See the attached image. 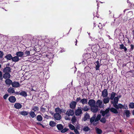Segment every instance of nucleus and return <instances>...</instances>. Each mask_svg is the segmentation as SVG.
Instances as JSON below:
<instances>
[{
    "mask_svg": "<svg viewBox=\"0 0 134 134\" xmlns=\"http://www.w3.org/2000/svg\"><path fill=\"white\" fill-rule=\"evenodd\" d=\"M96 101L93 99H90L88 102L90 107L91 110L94 113H96L98 110V106L96 105Z\"/></svg>",
    "mask_w": 134,
    "mask_h": 134,
    "instance_id": "f257e3e1",
    "label": "nucleus"
},
{
    "mask_svg": "<svg viewBox=\"0 0 134 134\" xmlns=\"http://www.w3.org/2000/svg\"><path fill=\"white\" fill-rule=\"evenodd\" d=\"M11 69L9 67L7 66L3 70V72L4 73L3 75H10V73L11 72Z\"/></svg>",
    "mask_w": 134,
    "mask_h": 134,
    "instance_id": "f03ea898",
    "label": "nucleus"
},
{
    "mask_svg": "<svg viewBox=\"0 0 134 134\" xmlns=\"http://www.w3.org/2000/svg\"><path fill=\"white\" fill-rule=\"evenodd\" d=\"M81 108L79 107L77 109L75 110V113L76 116H80L82 113V110Z\"/></svg>",
    "mask_w": 134,
    "mask_h": 134,
    "instance_id": "7ed1b4c3",
    "label": "nucleus"
},
{
    "mask_svg": "<svg viewBox=\"0 0 134 134\" xmlns=\"http://www.w3.org/2000/svg\"><path fill=\"white\" fill-rule=\"evenodd\" d=\"M74 111L73 110L69 109H68L66 111V114L68 116H72L74 114Z\"/></svg>",
    "mask_w": 134,
    "mask_h": 134,
    "instance_id": "20e7f679",
    "label": "nucleus"
},
{
    "mask_svg": "<svg viewBox=\"0 0 134 134\" xmlns=\"http://www.w3.org/2000/svg\"><path fill=\"white\" fill-rule=\"evenodd\" d=\"M54 119L57 120H60L62 118L60 114L59 113H56L54 115Z\"/></svg>",
    "mask_w": 134,
    "mask_h": 134,
    "instance_id": "39448f33",
    "label": "nucleus"
},
{
    "mask_svg": "<svg viewBox=\"0 0 134 134\" xmlns=\"http://www.w3.org/2000/svg\"><path fill=\"white\" fill-rule=\"evenodd\" d=\"M77 104L76 102L74 101H72L70 104V108L72 109H75Z\"/></svg>",
    "mask_w": 134,
    "mask_h": 134,
    "instance_id": "423d86ee",
    "label": "nucleus"
},
{
    "mask_svg": "<svg viewBox=\"0 0 134 134\" xmlns=\"http://www.w3.org/2000/svg\"><path fill=\"white\" fill-rule=\"evenodd\" d=\"M96 104L98 105V107L101 108L104 107L103 104V102L100 100L98 99L96 102Z\"/></svg>",
    "mask_w": 134,
    "mask_h": 134,
    "instance_id": "0eeeda50",
    "label": "nucleus"
},
{
    "mask_svg": "<svg viewBox=\"0 0 134 134\" xmlns=\"http://www.w3.org/2000/svg\"><path fill=\"white\" fill-rule=\"evenodd\" d=\"M109 108L107 109L105 111L103 110H101L100 111V113L102 114V115L103 116H105L106 114H108L109 113Z\"/></svg>",
    "mask_w": 134,
    "mask_h": 134,
    "instance_id": "6e6552de",
    "label": "nucleus"
},
{
    "mask_svg": "<svg viewBox=\"0 0 134 134\" xmlns=\"http://www.w3.org/2000/svg\"><path fill=\"white\" fill-rule=\"evenodd\" d=\"M108 92L107 89H104L103 91H102V96L103 97H105L108 96Z\"/></svg>",
    "mask_w": 134,
    "mask_h": 134,
    "instance_id": "1a4fd4ad",
    "label": "nucleus"
},
{
    "mask_svg": "<svg viewBox=\"0 0 134 134\" xmlns=\"http://www.w3.org/2000/svg\"><path fill=\"white\" fill-rule=\"evenodd\" d=\"M8 100L11 103H14L16 101V99L14 96H11L9 97Z\"/></svg>",
    "mask_w": 134,
    "mask_h": 134,
    "instance_id": "9d476101",
    "label": "nucleus"
},
{
    "mask_svg": "<svg viewBox=\"0 0 134 134\" xmlns=\"http://www.w3.org/2000/svg\"><path fill=\"white\" fill-rule=\"evenodd\" d=\"M90 119V115L87 113H86L84 115V116L83 118V120L84 121H86L87 119Z\"/></svg>",
    "mask_w": 134,
    "mask_h": 134,
    "instance_id": "9b49d317",
    "label": "nucleus"
},
{
    "mask_svg": "<svg viewBox=\"0 0 134 134\" xmlns=\"http://www.w3.org/2000/svg\"><path fill=\"white\" fill-rule=\"evenodd\" d=\"M80 103H81L83 105L87 104L88 103V100L87 98H83L81 99L80 102Z\"/></svg>",
    "mask_w": 134,
    "mask_h": 134,
    "instance_id": "f8f14e48",
    "label": "nucleus"
},
{
    "mask_svg": "<svg viewBox=\"0 0 134 134\" xmlns=\"http://www.w3.org/2000/svg\"><path fill=\"white\" fill-rule=\"evenodd\" d=\"M12 86L14 87H19L20 86V85L19 82L15 81L12 82Z\"/></svg>",
    "mask_w": 134,
    "mask_h": 134,
    "instance_id": "ddd939ff",
    "label": "nucleus"
},
{
    "mask_svg": "<svg viewBox=\"0 0 134 134\" xmlns=\"http://www.w3.org/2000/svg\"><path fill=\"white\" fill-rule=\"evenodd\" d=\"M109 110L112 113L115 114H117L118 113V111L116 109L114 108H109Z\"/></svg>",
    "mask_w": 134,
    "mask_h": 134,
    "instance_id": "4468645a",
    "label": "nucleus"
},
{
    "mask_svg": "<svg viewBox=\"0 0 134 134\" xmlns=\"http://www.w3.org/2000/svg\"><path fill=\"white\" fill-rule=\"evenodd\" d=\"M22 105L19 103H15L14 105V107L16 109H20L21 108Z\"/></svg>",
    "mask_w": 134,
    "mask_h": 134,
    "instance_id": "2eb2a0df",
    "label": "nucleus"
},
{
    "mask_svg": "<svg viewBox=\"0 0 134 134\" xmlns=\"http://www.w3.org/2000/svg\"><path fill=\"white\" fill-rule=\"evenodd\" d=\"M8 92L10 93H15L14 88H13L10 87L7 90Z\"/></svg>",
    "mask_w": 134,
    "mask_h": 134,
    "instance_id": "dca6fc26",
    "label": "nucleus"
},
{
    "mask_svg": "<svg viewBox=\"0 0 134 134\" xmlns=\"http://www.w3.org/2000/svg\"><path fill=\"white\" fill-rule=\"evenodd\" d=\"M120 47L119 48L120 49H123L124 50V51L125 52H126V51L127 50V48H126V47L123 44H122L119 45Z\"/></svg>",
    "mask_w": 134,
    "mask_h": 134,
    "instance_id": "f3484780",
    "label": "nucleus"
},
{
    "mask_svg": "<svg viewBox=\"0 0 134 134\" xmlns=\"http://www.w3.org/2000/svg\"><path fill=\"white\" fill-rule=\"evenodd\" d=\"M125 114L126 117H129L130 116V111L128 110H124Z\"/></svg>",
    "mask_w": 134,
    "mask_h": 134,
    "instance_id": "a211bd4d",
    "label": "nucleus"
},
{
    "mask_svg": "<svg viewBox=\"0 0 134 134\" xmlns=\"http://www.w3.org/2000/svg\"><path fill=\"white\" fill-rule=\"evenodd\" d=\"M57 127L58 129L60 131H61L64 128L63 126L61 124H58L57 125Z\"/></svg>",
    "mask_w": 134,
    "mask_h": 134,
    "instance_id": "6ab92c4d",
    "label": "nucleus"
},
{
    "mask_svg": "<svg viewBox=\"0 0 134 134\" xmlns=\"http://www.w3.org/2000/svg\"><path fill=\"white\" fill-rule=\"evenodd\" d=\"M116 93L114 92H112L110 96V97L109 98L111 100H113L115 98L116 95Z\"/></svg>",
    "mask_w": 134,
    "mask_h": 134,
    "instance_id": "aec40b11",
    "label": "nucleus"
},
{
    "mask_svg": "<svg viewBox=\"0 0 134 134\" xmlns=\"http://www.w3.org/2000/svg\"><path fill=\"white\" fill-rule=\"evenodd\" d=\"M20 95L24 97H26L27 96V94L26 92L24 91H22L20 93Z\"/></svg>",
    "mask_w": 134,
    "mask_h": 134,
    "instance_id": "412c9836",
    "label": "nucleus"
},
{
    "mask_svg": "<svg viewBox=\"0 0 134 134\" xmlns=\"http://www.w3.org/2000/svg\"><path fill=\"white\" fill-rule=\"evenodd\" d=\"M16 55L18 57H21L23 55L24 53L23 52L19 51L17 52Z\"/></svg>",
    "mask_w": 134,
    "mask_h": 134,
    "instance_id": "4be33fe9",
    "label": "nucleus"
},
{
    "mask_svg": "<svg viewBox=\"0 0 134 134\" xmlns=\"http://www.w3.org/2000/svg\"><path fill=\"white\" fill-rule=\"evenodd\" d=\"M5 83L7 85H10L11 84L12 85V81L9 79H7L5 80Z\"/></svg>",
    "mask_w": 134,
    "mask_h": 134,
    "instance_id": "5701e85b",
    "label": "nucleus"
},
{
    "mask_svg": "<svg viewBox=\"0 0 134 134\" xmlns=\"http://www.w3.org/2000/svg\"><path fill=\"white\" fill-rule=\"evenodd\" d=\"M19 113L20 114L23 116H27L28 115L29 113L27 111H23L20 112Z\"/></svg>",
    "mask_w": 134,
    "mask_h": 134,
    "instance_id": "b1692460",
    "label": "nucleus"
},
{
    "mask_svg": "<svg viewBox=\"0 0 134 134\" xmlns=\"http://www.w3.org/2000/svg\"><path fill=\"white\" fill-rule=\"evenodd\" d=\"M90 108L89 107H88V106L87 105H85L84 107L82 108V110H83L84 111H87L88 110H89Z\"/></svg>",
    "mask_w": 134,
    "mask_h": 134,
    "instance_id": "393cba45",
    "label": "nucleus"
},
{
    "mask_svg": "<svg viewBox=\"0 0 134 134\" xmlns=\"http://www.w3.org/2000/svg\"><path fill=\"white\" fill-rule=\"evenodd\" d=\"M29 113L30 116L32 118H35L36 116L35 112L33 111H31Z\"/></svg>",
    "mask_w": 134,
    "mask_h": 134,
    "instance_id": "a878e982",
    "label": "nucleus"
},
{
    "mask_svg": "<svg viewBox=\"0 0 134 134\" xmlns=\"http://www.w3.org/2000/svg\"><path fill=\"white\" fill-rule=\"evenodd\" d=\"M110 99V98L108 97L104 99L103 100L104 103L106 104L108 103L109 102Z\"/></svg>",
    "mask_w": 134,
    "mask_h": 134,
    "instance_id": "bb28decb",
    "label": "nucleus"
},
{
    "mask_svg": "<svg viewBox=\"0 0 134 134\" xmlns=\"http://www.w3.org/2000/svg\"><path fill=\"white\" fill-rule=\"evenodd\" d=\"M19 60V59L18 57L15 56L14 57H12V60L13 61L16 62H18Z\"/></svg>",
    "mask_w": 134,
    "mask_h": 134,
    "instance_id": "cd10ccee",
    "label": "nucleus"
},
{
    "mask_svg": "<svg viewBox=\"0 0 134 134\" xmlns=\"http://www.w3.org/2000/svg\"><path fill=\"white\" fill-rule=\"evenodd\" d=\"M101 118V115L100 114H98L96 117L95 118V122H96L98 121L99 120H100Z\"/></svg>",
    "mask_w": 134,
    "mask_h": 134,
    "instance_id": "c85d7f7f",
    "label": "nucleus"
},
{
    "mask_svg": "<svg viewBox=\"0 0 134 134\" xmlns=\"http://www.w3.org/2000/svg\"><path fill=\"white\" fill-rule=\"evenodd\" d=\"M96 117V115H94L90 119V121L91 123H92L94 121H95V120Z\"/></svg>",
    "mask_w": 134,
    "mask_h": 134,
    "instance_id": "c756f323",
    "label": "nucleus"
},
{
    "mask_svg": "<svg viewBox=\"0 0 134 134\" xmlns=\"http://www.w3.org/2000/svg\"><path fill=\"white\" fill-rule=\"evenodd\" d=\"M119 100V99H118V97H115L114 98V101H111V103H118Z\"/></svg>",
    "mask_w": 134,
    "mask_h": 134,
    "instance_id": "7c9ffc66",
    "label": "nucleus"
},
{
    "mask_svg": "<svg viewBox=\"0 0 134 134\" xmlns=\"http://www.w3.org/2000/svg\"><path fill=\"white\" fill-rule=\"evenodd\" d=\"M61 110L62 109L59 107L55 109V111L56 112V113H59L60 114H62Z\"/></svg>",
    "mask_w": 134,
    "mask_h": 134,
    "instance_id": "2f4dec72",
    "label": "nucleus"
},
{
    "mask_svg": "<svg viewBox=\"0 0 134 134\" xmlns=\"http://www.w3.org/2000/svg\"><path fill=\"white\" fill-rule=\"evenodd\" d=\"M129 106L130 109H134V103L133 102H130L129 104Z\"/></svg>",
    "mask_w": 134,
    "mask_h": 134,
    "instance_id": "473e14b6",
    "label": "nucleus"
},
{
    "mask_svg": "<svg viewBox=\"0 0 134 134\" xmlns=\"http://www.w3.org/2000/svg\"><path fill=\"white\" fill-rule=\"evenodd\" d=\"M5 58L7 60H10L11 59H12V57L11 54H8L5 57Z\"/></svg>",
    "mask_w": 134,
    "mask_h": 134,
    "instance_id": "72a5a7b5",
    "label": "nucleus"
},
{
    "mask_svg": "<svg viewBox=\"0 0 134 134\" xmlns=\"http://www.w3.org/2000/svg\"><path fill=\"white\" fill-rule=\"evenodd\" d=\"M49 125L50 126L53 127L56 126V123L54 121H51L50 122Z\"/></svg>",
    "mask_w": 134,
    "mask_h": 134,
    "instance_id": "f704fd0d",
    "label": "nucleus"
},
{
    "mask_svg": "<svg viewBox=\"0 0 134 134\" xmlns=\"http://www.w3.org/2000/svg\"><path fill=\"white\" fill-rule=\"evenodd\" d=\"M43 118L41 115H39L37 116V119L39 121H41L42 120Z\"/></svg>",
    "mask_w": 134,
    "mask_h": 134,
    "instance_id": "c9c22d12",
    "label": "nucleus"
},
{
    "mask_svg": "<svg viewBox=\"0 0 134 134\" xmlns=\"http://www.w3.org/2000/svg\"><path fill=\"white\" fill-rule=\"evenodd\" d=\"M82 130L85 132H88L90 130V129L88 126H86L83 127Z\"/></svg>",
    "mask_w": 134,
    "mask_h": 134,
    "instance_id": "e433bc0d",
    "label": "nucleus"
},
{
    "mask_svg": "<svg viewBox=\"0 0 134 134\" xmlns=\"http://www.w3.org/2000/svg\"><path fill=\"white\" fill-rule=\"evenodd\" d=\"M96 133L98 134H101L102 132V130L98 128L96 129Z\"/></svg>",
    "mask_w": 134,
    "mask_h": 134,
    "instance_id": "4c0bfd02",
    "label": "nucleus"
},
{
    "mask_svg": "<svg viewBox=\"0 0 134 134\" xmlns=\"http://www.w3.org/2000/svg\"><path fill=\"white\" fill-rule=\"evenodd\" d=\"M32 110L34 111V112H35L36 111H38L39 110V108L37 106H34L32 109Z\"/></svg>",
    "mask_w": 134,
    "mask_h": 134,
    "instance_id": "58836bf2",
    "label": "nucleus"
},
{
    "mask_svg": "<svg viewBox=\"0 0 134 134\" xmlns=\"http://www.w3.org/2000/svg\"><path fill=\"white\" fill-rule=\"evenodd\" d=\"M96 70H98L99 67V62L98 61H97L96 62Z\"/></svg>",
    "mask_w": 134,
    "mask_h": 134,
    "instance_id": "ea45409f",
    "label": "nucleus"
},
{
    "mask_svg": "<svg viewBox=\"0 0 134 134\" xmlns=\"http://www.w3.org/2000/svg\"><path fill=\"white\" fill-rule=\"evenodd\" d=\"M69 126L70 129L72 130H74L75 129V127L71 124L69 125Z\"/></svg>",
    "mask_w": 134,
    "mask_h": 134,
    "instance_id": "a19ab883",
    "label": "nucleus"
},
{
    "mask_svg": "<svg viewBox=\"0 0 134 134\" xmlns=\"http://www.w3.org/2000/svg\"><path fill=\"white\" fill-rule=\"evenodd\" d=\"M100 121L103 123H105L106 122V120L104 117L102 118L101 119H100Z\"/></svg>",
    "mask_w": 134,
    "mask_h": 134,
    "instance_id": "79ce46f5",
    "label": "nucleus"
},
{
    "mask_svg": "<svg viewBox=\"0 0 134 134\" xmlns=\"http://www.w3.org/2000/svg\"><path fill=\"white\" fill-rule=\"evenodd\" d=\"M112 104H113V106L115 108V109L117 110L119 109V104L118 105L117 104V103H112Z\"/></svg>",
    "mask_w": 134,
    "mask_h": 134,
    "instance_id": "37998d69",
    "label": "nucleus"
},
{
    "mask_svg": "<svg viewBox=\"0 0 134 134\" xmlns=\"http://www.w3.org/2000/svg\"><path fill=\"white\" fill-rule=\"evenodd\" d=\"M76 120L75 116L74 115L73 116L71 120L72 122V123H74L76 122Z\"/></svg>",
    "mask_w": 134,
    "mask_h": 134,
    "instance_id": "c03bdc74",
    "label": "nucleus"
},
{
    "mask_svg": "<svg viewBox=\"0 0 134 134\" xmlns=\"http://www.w3.org/2000/svg\"><path fill=\"white\" fill-rule=\"evenodd\" d=\"M69 129L65 128L62 129L61 131V132L62 133H64L66 132Z\"/></svg>",
    "mask_w": 134,
    "mask_h": 134,
    "instance_id": "a18cd8bd",
    "label": "nucleus"
},
{
    "mask_svg": "<svg viewBox=\"0 0 134 134\" xmlns=\"http://www.w3.org/2000/svg\"><path fill=\"white\" fill-rule=\"evenodd\" d=\"M125 107V104L123 105L121 104H119V109H123L124 107Z\"/></svg>",
    "mask_w": 134,
    "mask_h": 134,
    "instance_id": "49530a36",
    "label": "nucleus"
},
{
    "mask_svg": "<svg viewBox=\"0 0 134 134\" xmlns=\"http://www.w3.org/2000/svg\"><path fill=\"white\" fill-rule=\"evenodd\" d=\"M11 76H0V80H2L3 78L4 79H6L7 77L10 78Z\"/></svg>",
    "mask_w": 134,
    "mask_h": 134,
    "instance_id": "de8ad7c7",
    "label": "nucleus"
},
{
    "mask_svg": "<svg viewBox=\"0 0 134 134\" xmlns=\"http://www.w3.org/2000/svg\"><path fill=\"white\" fill-rule=\"evenodd\" d=\"M30 55V52L29 51H26L25 52V56H27L29 55Z\"/></svg>",
    "mask_w": 134,
    "mask_h": 134,
    "instance_id": "09e8293b",
    "label": "nucleus"
},
{
    "mask_svg": "<svg viewBox=\"0 0 134 134\" xmlns=\"http://www.w3.org/2000/svg\"><path fill=\"white\" fill-rule=\"evenodd\" d=\"M81 98L79 97H77V98L76 99V102H80V100H81Z\"/></svg>",
    "mask_w": 134,
    "mask_h": 134,
    "instance_id": "8fccbe9b",
    "label": "nucleus"
},
{
    "mask_svg": "<svg viewBox=\"0 0 134 134\" xmlns=\"http://www.w3.org/2000/svg\"><path fill=\"white\" fill-rule=\"evenodd\" d=\"M46 108H45L41 107V111L42 112H44L46 111Z\"/></svg>",
    "mask_w": 134,
    "mask_h": 134,
    "instance_id": "3c124183",
    "label": "nucleus"
},
{
    "mask_svg": "<svg viewBox=\"0 0 134 134\" xmlns=\"http://www.w3.org/2000/svg\"><path fill=\"white\" fill-rule=\"evenodd\" d=\"M4 54L3 52L1 51H0V58H2Z\"/></svg>",
    "mask_w": 134,
    "mask_h": 134,
    "instance_id": "603ef678",
    "label": "nucleus"
},
{
    "mask_svg": "<svg viewBox=\"0 0 134 134\" xmlns=\"http://www.w3.org/2000/svg\"><path fill=\"white\" fill-rule=\"evenodd\" d=\"M74 130V132L76 134H79V132L78 131V130L77 129H75Z\"/></svg>",
    "mask_w": 134,
    "mask_h": 134,
    "instance_id": "864d4df0",
    "label": "nucleus"
},
{
    "mask_svg": "<svg viewBox=\"0 0 134 134\" xmlns=\"http://www.w3.org/2000/svg\"><path fill=\"white\" fill-rule=\"evenodd\" d=\"M8 94H5L3 97L4 98V99H6L8 96Z\"/></svg>",
    "mask_w": 134,
    "mask_h": 134,
    "instance_id": "5fc2aeb1",
    "label": "nucleus"
},
{
    "mask_svg": "<svg viewBox=\"0 0 134 134\" xmlns=\"http://www.w3.org/2000/svg\"><path fill=\"white\" fill-rule=\"evenodd\" d=\"M98 27L100 29H101L102 28V25L100 23H99V25H98Z\"/></svg>",
    "mask_w": 134,
    "mask_h": 134,
    "instance_id": "6e6d98bb",
    "label": "nucleus"
},
{
    "mask_svg": "<svg viewBox=\"0 0 134 134\" xmlns=\"http://www.w3.org/2000/svg\"><path fill=\"white\" fill-rule=\"evenodd\" d=\"M62 113H65V112H66V110H65V109H62Z\"/></svg>",
    "mask_w": 134,
    "mask_h": 134,
    "instance_id": "4d7b16f0",
    "label": "nucleus"
},
{
    "mask_svg": "<svg viewBox=\"0 0 134 134\" xmlns=\"http://www.w3.org/2000/svg\"><path fill=\"white\" fill-rule=\"evenodd\" d=\"M130 46H131V49H130L131 50V51H132L133 49V44H131L130 45Z\"/></svg>",
    "mask_w": 134,
    "mask_h": 134,
    "instance_id": "13d9d810",
    "label": "nucleus"
},
{
    "mask_svg": "<svg viewBox=\"0 0 134 134\" xmlns=\"http://www.w3.org/2000/svg\"><path fill=\"white\" fill-rule=\"evenodd\" d=\"M124 109H128V107L127 104H126L125 106V107H124Z\"/></svg>",
    "mask_w": 134,
    "mask_h": 134,
    "instance_id": "bf43d9fd",
    "label": "nucleus"
},
{
    "mask_svg": "<svg viewBox=\"0 0 134 134\" xmlns=\"http://www.w3.org/2000/svg\"><path fill=\"white\" fill-rule=\"evenodd\" d=\"M128 13H129L131 15H133V12L132 11L129 12Z\"/></svg>",
    "mask_w": 134,
    "mask_h": 134,
    "instance_id": "052dcab7",
    "label": "nucleus"
},
{
    "mask_svg": "<svg viewBox=\"0 0 134 134\" xmlns=\"http://www.w3.org/2000/svg\"><path fill=\"white\" fill-rule=\"evenodd\" d=\"M37 124L38 125H41V126H43V125L42 124H41L40 123V122H37Z\"/></svg>",
    "mask_w": 134,
    "mask_h": 134,
    "instance_id": "680f3d73",
    "label": "nucleus"
},
{
    "mask_svg": "<svg viewBox=\"0 0 134 134\" xmlns=\"http://www.w3.org/2000/svg\"><path fill=\"white\" fill-rule=\"evenodd\" d=\"M20 93L19 92H15V94H16L17 95H20Z\"/></svg>",
    "mask_w": 134,
    "mask_h": 134,
    "instance_id": "e2e57ef3",
    "label": "nucleus"
},
{
    "mask_svg": "<svg viewBox=\"0 0 134 134\" xmlns=\"http://www.w3.org/2000/svg\"><path fill=\"white\" fill-rule=\"evenodd\" d=\"M65 119L66 120H70V118H68V117L66 118V117Z\"/></svg>",
    "mask_w": 134,
    "mask_h": 134,
    "instance_id": "0e129e2a",
    "label": "nucleus"
},
{
    "mask_svg": "<svg viewBox=\"0 0 134 134\" xmlns=\"http://www.w3.org/2000/svg\"><path fill=\"white\" fill-rule=\"evenodd\" d=\"M118 97V99H119V98L121 97V96L120 95L118 96L117 97Z\"/></svg>",
    "mask_w": 134,
    "mask_h": 134,
    "instance_id": "69168bd1",
    "label": "nucleus"
},
{
    "mask_svg": "<svg viewBox=\"0 0 134 134\" xmlns=\"http://www.w3.org/2000/svg\"><path fill=\"white\" fill-rule=\"evenodd\" d=\"M132 114L134 115V109L132 111Z\"/></svg>",
    "mask_w": 134,
    "mask_h": 134,
    "instance_id": "338daca9",
    "label": "nucleus"
},
{
    "mask_svg": "<svg viewBox=\"0 0 134 134\" xmlns=\"http://www.w3.org/2000/svg\"><path fill=\"white\" fill-rule=\"evenodd\" d=\"M70 134H75L73 132H70Z\"/></svg>",
    "mask_w": 134,
    "mask_h": 134,
    "instance_id": "774afa93",
    "label": "nucleus"
}]
</instances>
